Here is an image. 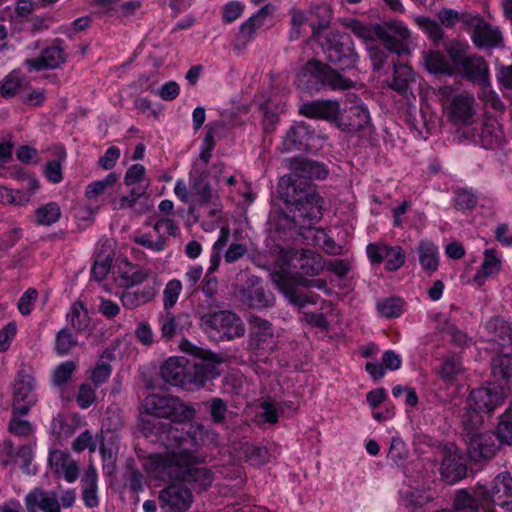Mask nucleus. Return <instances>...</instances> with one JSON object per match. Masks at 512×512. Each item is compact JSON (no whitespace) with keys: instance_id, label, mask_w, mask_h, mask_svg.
<instances>
[{"instance_id":"f257e3e1","label":"nucleus","mask_w":512,"mask_h":512,"mask_svg":"<svg viewBox=\"0 0 512 512\" xmlns=\"http://www.w3.org/2000/svg\"><path fill=\"white\" fill-rule=\"evenodd\" d=\"M195 410L179 399L151 394L141 406L140 427L148 436L156 434L168 441V450L152 455L150 464L159 473H166L173 480L186 475L191 480L208 478L207 471L196 465L204 460L198 449L205 443L206 432L199 424L188 423Z\"/></svg>"},{"instance_id":"f03ea898","label":"nucleus","mask_w":512,"mask_h":512,"mask_svg":"<svg viewBox=\"0 0 512 512\" xmlns=\"http://www.w3.org/2000/svg\"><path fill=\"white\" fill-rule=\"evenodd\" d=\"M278 189L286 206L277 221L279 229H304L321 219L323 199L311 184L282 177Z\"/></svg>"},{"instance_id":"7ed1b4c3","label":"nucleus","mask_w":512,"mask_h":512,"mask_svg":"<svg viewBox=\"0 0 512 512\" xmlns=\"http://www.w3.org/2000/svg\"><path fill=\"white\" fill-rule=\"evenodd\" d=\"M345 25L364 42L375 69H380L387 58L386 51L377 46L378 40L384 43L387 50L399 56L409 54L411 32L402 21L368 26L357 20H349Z\"/></svg>"},{"instance_id":"20e7f679","label":"nucleus","mask_w":512,"mask_h":512,"mask_svg":"<svg viewBox=\"0 0 512 512\" xmlns=\"http://www.w3.org/2000/svg\"><path fill=\"white\" fill-rule=\"evenodd\" d=\"M492 375L495 382L491 386L481 387L471 392L467 400L463 424L480 425L484 414L492 413L503 403L507 395L506 389L512 384V357L501 355L494 358Z\"/></svg>"},{"instance_id":"39448f33","label":"nucleus","mask_w":512,"mask_h":512,"mask_svg":"<svg viewBox=\"0 0 512 512\" xmlns=\"http://www.w3.org/2000/svg\"><path fill=\"white\" fill-rule=\"evenodd\" d=\"M195 357H171L161 367V376L165 382L188 391L198 390L205 382L220 374L221 363L215 354L194 348Z\"/></svg>"},{"instance_id":"423d86ee","label":"nucleus","mask_w":512,"mask_h":512,"mask_svg":"<svg viewBox=\"0 0 512 512\" xmlns=\"http://www.w3.org/2000/svg\"><path fill=\"white\" fill-rule=\"evenodd\" d=\"M295 83L299 89L308 92L323 88L340 91L356 86L355 82L318 60H309L296 74Z\"/></svg>"},{"instance_id":"0eeeda50","label":"nucleus","mask_w":512,"mask_h":512,"mask_svg":"<svg viewBox=\"0 0 512 512\" xmlns=\"http://www.w3.org/2000/svg\"><path fill=\"white\" fill-rule=\"evenodd\" d=\"M444 112L455 124H469L475 115V98L467 92H456L451 86H443L438 90Z\"/></svg>"},{"instance_id":"6e6552de","label":"nucleus","mask_w":512,"mask_h":512,"mask_svg":"<svg viewBox=\"0 0 512 512\" xmlns=\"http://www.w3.org/2000/svg\"><path fill=\"white\" fill-rule=\"evenodd\" d=\"M201 324L208 336L215 341H229L245 333L241 319L230 311H219L203 316Z\"/></svg>"},{"instance_id":"1a4fd4ad","label":"nucleus","mask_w":512,"mask_h":512,"mask_svg":"<svg viewBox=\"0 0 512 512\" xmlns=\"http://www.w3.org/2000/svg\"><path fill=\"white\" fill-rule=\"evenodd\" d=\"M366 254L372 264H384L385 269L390 272L399 270L406 260L402 247L384 241L369 243Z\"/></svg>"},{"instance_id":"9d476101","label":"nucleus","mask_w":512,"mask_h":512,"mask_svg":"<svg viewBox=\"0 0 512 512\" xmlns=\"http://www.w3.org/2000/svg\"><path fill=\"white\" fill-rule=\"evenodd\" d=\"M327 59L340 69L346 70L356 66L358 55L347 35L333 34L324 47Z\"/></svg>"},{"instance_id":"9b49d317","label":"nucleus","mask_w":512,"mask_h":512,"mask_svg":"<svg viewBox=\"0 0 512 512\" xmlns=\"http://www.w3.org/2000/svg\"><path fill=\"white\" fill-rule=\"evenodd\" d=\"M478 426L471 423L470 425L464 424L468 431V455L475 462L492 458L498 449L495 435L489 432H479Z\"/></svg>"},{"instance_id":"f8f14e48","label":"nucleus","mask_w":512,"mask_h":512,"mask_svg":"<svg viewBox=\"0 0 512 512\" xmlns=\"http://www.w3.org/2000/svg\"><path fill=\"white\" fill-rule=\"evenodd\" d=\"M36 381L26 372L20 371L13 386L12 408L14 414L25 415L36 402Z\"/></svg>"},{"instance_id":"ddd939ff","label":"nucleus","mask_w":512,"mask_h":512,"mask_svg":"<svg viewBox=\"0 0 512 512\" xmlns=\"http://www.w3.org/2000/svg\"><path fill=\"white\" fill-rule=\"evenodd\" d=\"M440 472L442 477L447 480H464L467 477H473L472 470L467 467L465 457L453 443L447 444L443 448Z\"/></svg>"},{"instance_id":"4468645a","label":"nucleus","mask_w":512,"mask_h":512,"mask_svg":"<svg viewBox=\"0 0 512 512\" xmlns=\"http://www.w3.org/2000/svg\"><path fill=\"white\" fill-rule=\"evenodd\" d=\"M161 507L171 512H184L192 503V494L184 482H171L160 492Z\"/></svg>"},{"instance_id":"2eb2a0df","label":"nucleus","mask_w":512,"mask_h":512,"mask_svg":"<svg viewBox=\"0 0 512 512\" xmlns=\"http://www.w3.org/2000/svg\"><path fill=\"white\" fill-rule=\"evenodd\" d=\"M283 265L301 270L302 273L314 275L322 268L321 258L310 250H287L281 255Z\"/></svg>"},{"instance_id":"dca6fc26","label":"nucleus","mask_w":512,"mask_h":512,"mask_svg":"<svg viewBox=\"0 0 512 512\" xmlns=\"http://www.w3.org/2000/svg\"><path fill=\"white\" fill-rule=\"evenodd\" d=\"M300 112L309 118L324 119L332 122L338 128L343 114L340 104L334 100H317L304 103L300 107Z\"/></svg>"},{"instance_id":"f3484780","label":"nucleus","mask_w":512,"mask_h":512,"mask_svg":"<svg viewBox=\"0 0 512 512\" xmlns=\"http://www.w3.org/2000/svg\"><path fill=\"white\" fill-rule=\"evenodd\" d=\"M272 277L275 285L292 305L302 308L306 304H315L317 302V295L311 292H301L294 280L288 277L286 273H275Z\"/></svg>"},{"instance_id":"a211bd4d","label":"nucleus","mask_w":512,"mask_h":512,"mask_svg":"<svg viewBox=\"0 0 512 512\" xmlns=\"http://www.w3.org/2000/svg\"><path fill=\"white\" fill-rule=\"evenodd\" d=\"M275 11V7L272 4H267L261 7L255 14L250 16L244 23L239 27V33L237 36V42L246 45L251 42L257 31L263 27L266 19L271 16Z\"/></svg>"},{"instance_id":"6ab92c4d","label":"nucleus","mask_w":512,"mask_h":512,"mask_svg":"<svg viewBox=\"0 0 512 512\" xmlns=\"http://www.w3.org/2000/svg\"><path fill=\"white\" fill-rule=\"evenodd\" d=\"M48 464L59 478L63 477L65 480H76L80 476L77 462L62 450L56 449L50 451Z\"/></svg>"},{"instance_id":"aec40b11","label":"nucleus","mask_w":512,"mask_h":512,"mask_svg":"<svg viewBox=\"0 0 512 512\" xmlns=\"http://www.w3.org/2000/svg\"><path fill=\"white\" fill-rule=\"evenodd\" d=\"M370 121L371 118L367 106L362 102H357L349 108L348 114L343 110L339 128L347 132L365 130L370 126Z\"/></svg>"},{"instance_id":"412c9836","label":"nucleus","mask_w":512,"mask_h":512,"mask_svg":"<svg viewBox=\"0 0 512 512\" xmlns=\"http://www.w3.org/2000/svg\"><path fill=\"white\" fill-rule=\"evenodd\" d=\"M417 259L422 271L427 276L436 273L440 266L439 247L429 239H422L416 247Z\"/></svg>"},{"instance_id":"4be33fe9","label":"nucleus","mask_w":512,"mask_h":512,"mask_svg":"<svg viewBox=\"0 0 512 512\" xmlns=\"http://www.w3.org/2000/svg\"><path fill=\"white\" fill-rule=\"evenodd\" d=\"M191 202L204 205L213 201L215 194L207 182V174L197 165L190 172Z\"/></svg>"},{"instance_id":"5701e85b","label":"nucleus","mask_w":512,"mask_h":512,"mask_svg":"<svg viewBox=\"0 0 512 512\" xmlns=\"http://www.w3.org/2000/svg\"><path fill=\"white\" fill-rule=\"evenodd\" d=\"M502 268V255L495 249H486L483 252V261L476 271L473 282L481 287L486 280L498 275Z\"/></svg>"},{"instance_id":"b1692460","label":"nucleus","mask_w":512,"mask_h":512,"mask_svg":"<svg viewBox=\"0 0 512 512\" xmlns=\"http://www.w3.org/2000/svg\"><path fill=\"white\" fill-rule=\"evenodd\" d=\"M25 504L28 512H60L58 497L54 492L35 489L27 494Z\"/></svg>"},{"instance_id":"393cba45","label":"nucleus","mask_w":512,"mask_h":512,"mask_svg":"<svg viewBox=\"0 0 512 512\" xmlns=\"http://www.w3.org/2000/svg\"><path fill=\"white\" fill-rule=\"evenodd\" d=\"M248 283L251 287L244 292V297L250 307L260 309L274 304V296L265 289L257 277H250Z\"/></svg>"},{"instance_id":"a878e982","label":"nucleus","mask_w":512,"mask_h":512,"mask_svg":"<svg viewBox=\"0 0 512 512\" xmlns=\"http://www.w3.org/2000/svg\"><path fill=\"white\" fill-rule=\"evenodd\" d=\"M83 424V419L77 414L59 415L53 419L51 430L62 442L71 437Z\"/></svg>"},{"instance_id":"bb28decb","label":"nucleus","mask_w":512,"mask_h":512,"mask_svg":"<svg viewBox=\"0 0 512 512\" xmlns=\"http://www.w3.org/2000/svg\"><path fill=\"white\" fill-rule=\"evenodd\" d=\"M312 136L311 130L305 123H297L290 128L284 137V149L286 151L306 149Z\"/></svg>"},{"instance_id":"cd10ccee","label":"nucleus","mask_w":512,"mask_h":512,"mask_svg":"<svg viewBox=\"0 0 512 512\" xmlns=\"http://www.w3.org/2000/svg\"><path fill=\"white\" fill-rule=\"evenodd\" d=\"M64 52L59 46L46 48L36 59L26 61V65L31 70L55 69L64 62Z\"/></svg>"},{"instance_id":"c85d7f7f","label":"nucleus","mask_w":512,"mask_h":512,"mask_svg":"<svg viewBox=\"0 0 512 512\" xmlns=\"http://www.w3.org/2000/svg\"><path fill=\"white\" fill-rule=\"evenodd\" d=\"M472 39L479 48L496 47L500 44L502 35L497 27L478 20L474 29Z\"/></svg>"},{"instance_id":"c756f323","label":"nucleus","mask_w":512,"mask_h":512,"mask_svg":"<svg viewBox=\"0 0 512 512\" xmlns=\"http://www.w3.org/2000/svg\"><path fill=\"white\" fill-rule=\"evenodd\" d=\"M295 176L303 179H324L326 178L328 171L324 164L307 160L300 159L296 160L293 165Z\"/></svg>"},{"instance_id":"7c9ffc66","label":"nucleus","mask_w":512,"mask_h":512,"mask_svg":"<svg viewBox=\"0 0 512 512\" xmlns=\"http://www.w3.org/2000/svg\"><path fill=\"white\" fill-rule=\"evenodd\" d=\"M146 194L143 189L132 188L128 195L122 196L118 200H112V208L114 210L133 209L138 213H144L148 207L141 203V198Z\"/></svg>"},{"instance_id":"2f4dec72","label":"nucleus","mask_w":512,"mask_h":512,"mask_svg":"<svg viewBox=\"0 0 512 512\" xmlns=\"http://www.w3.org/2000/svg\"><path fill=\"white\" fill-rule=\"evenodd\" d=\"M237 450L236 458L245 460L251 465H260L268 460V451L265 447H258L248 443H240Z\"/></svg>"},{"instance_id":"473e14b6","label":"nucleus","mask_w":512,"mask_h":512,"mask_svg":"<svg viewBox=\"0 0 512 512\" xmlns=\"http://www.w3.org/2000/svg\"><path fill=\"white\" fill-rule=\"evenodd\" d=\"M424 63L426 69L433 74L452 75L453 67L449 64L445 56L438 51H429L424 53Z\"/></svg>"},{"instance_id":"72a5a7b5","label":"nucleus","mask_w":512,"mask_h":512,"mask_svg":"<svg viewBox=\"0 0 512 512\" xmlns=\"http://www.w3.org/2000/svg\"><path fill=\"white\" fill-rule=\"evenodd\" d=\"M56 159L48 161L44 168V176L46 179L57 184L63 180L62 165L66 159V152L63 147L58 146L55 148Z\"/></svg>"},{"instance_id":"f704fd0d","label":"nucleus","mask_w":512,"mask_h":512,"mask_svg":"<svg viewBox=\"0 0 512 512\" xmlns=\"http://www.w3.org/2000/svg\"><path fill=\"white\" fill-rule=\"evenodd\" d=\"M187 324V315L181 314L178 316H174L170 312V310L165 311V313L160 318L162 335L166 338H172L178 331L182 330L184 326Z\"/></svg>"},{"instance_id":"c9c22d12","label":"nucleus","mask_w":512,"mask_h":512,"mask_svg":"<svg viewBox=\"0 0 512 512\" xmlns=\"http://www.w3.org/2000/svg\"><path fill=\"white\" fill-rule=\"evenodd\" d=\"M62 215L61 207L57 202H48L35 211V223L39 226H51L58 222Z\"/></svg>"},{"instance_id":"e433bc0d","label":"nucleus","mask_w":512,"mask_h":512,"mask_svg":"<svg viewBox=\"0 0 512 512\" xmlns=\"http://www.w3.org/2000/svg\"><path fill=\"white\" fill-rule=\"evenodd\" d=\"M118 179L119 176L116 173H109L104 179L92 182L86 189V196L89 199H94L100 195H112Z\"/></svg>"},{"instance_id":"4c0bfd02","label":"nucleus","mask_w":512,"mask_h":512,"mask_svg":"<svg viewBox=\"0 0 512 512\" xmlns=\"http://www.w3.org/2000/svg\"><path fill=\"white\" fill-rule=\"evenodd\" d=\"M252 341L256 342L258 347H264V344L273 336L271 324L259 317L253 316L250 319Z\"/></svg>"},{"instance_id":"58836bf2","label":"nucleus","mask_w":512,"mask_h":512,"mask_svg":"<svg viewBox=\"0 0 512 512\" xmlns=\"http://www.w3.org/2000/svg\"><path fill=\"white\" fill-rule=\"evenodd\" d=\"M124 183L126 186L138 185L135 189H143L144 192H146L151 181L146 176V168L141 164H134L127 169L124 176Z\"/></svg>"},{"instance_id":"ea45409f","label":"nucleus","mask_w":512,"mask_h":512,"mask_svg":"<svg viewBox=\"0 0 512 512\" xmlns=\"http://www.w3.org/2000/svg\"><path fill=\"white\" fill-rule=\"evenodd\" d=\"M467 45L460 42H453L447 47V52L453 61L454 65H475L478 69H483L484 66L478 58H467L465 55Z\"/></svg>"},{"instance_id":"a19ab883","label":"nucleus","mask_w":512,"mask_h":512,"mask_svg":"<svg viewBox=\"0 0 512 512\" xmlns=\"http://www.w3.org/2000/svg\"><path fill=\"white\" fill-rule=\"evenodd\" d=\"M482 143L486 148L492 149L503 142V131L496 121L486 122L481 131Z\"/></svg>"},{"instance_id":"79ce46f5","label":"nucleus","mask_w":512,"mask_h":512,"mask_svg":"<svg viewBox=\"0 0 512 512\" xmlns=\"http://www.w3.org/2000/svg\"><path fill=\"white\" fill-rule=\"evenodd\" d=\"M467 58H478L482 62L484 68L478 69L475 65H472V64L467 65V66L458 65L457 69L460 72V74L468 80L477 81L482 84H485L487 82V76H488V66H487L485 60L482 57L477 56V55L467 56Z\"/></svg>"},{"instance_id":"37998d69","label":"nucleus","mask_w":512,"mask_h":512,"mask_svg":"<svg viewBox=\"0 0 512 512\" xmlns=\"http://www.w3.org/2000/svg\"><path fill=\"white\" fill-rule=\"evenodd\" d=\"M377 310L382 317L398 318L403 314L404 302L400 298H384L377 302Z\"/></svg>"},{"instance_id":"c03bdc74","label":"nucleus","mask_w":512,"mask_h":512,"mask_svg":"<svg viewBox=\"0 0 512 512\" xmlns=\"http://www.w3.org/2000/svg\"><path fill=\"white\" fill-rule=\"evenodd\" d=\"M153 293L149 290L126 291L121 296L122 305L128 309H135L151 301Z\"/></svg>"},{"instance_id":"a18cd8bd","label":"nucleus","mask_w":512,"mask_h":512,"mask_svg":"<svg viewBox=\"0 0 512 512\" xmlns=\"http://www.w3.org/2000/svg\"><path fill=\"white\" fill-rule=\"evenodd\" d=\"M309 15L311 17L310 27L314 35L318 34L320 30L326 28L330 23L331 11L326 5H320L310 10Z\"/></svg>"},{"instance_id":"49530a36","label":"nucleus","mask_w":512,"mask_h":512,"mask_svg":"<svg viewBox=\"0 0 512 512\" xmlns=\"http://www.w3.org/2000/svg\"><path fill=\"white\" fill-rule=\"evenodd\" d=\"M414 80V73L410 66L406 64L394 65V80L392 87L396 91L404 92L409 83Z\"/></svg>"},{"instance_id":"de8ad7c7","label":"nucleus","mask_w":512,"mask_h":512,"mask_svg":"<svg viewBox=\"0 0 512 512\" xmlns=\"http://www.w3.org/2000/svg\"><path fill=\"white\" fill-rule=\"evenodd\" d=\"M67 320L77 331H82L87 328L89 323L88 312L81 302H75L72 304L70 311L67 314Z\"/></svg>"},{"instance_id":"09e8293b","label":"nucleus","mask_w":512,"mask_h":512,"mask_svg":"<svg viewBox=\"0 0 512 512\" xmlns=\"http://www.w3.org/2000/svg\"><path fill=\"white\" fill-rule=\"evenodd\" d=\"M77 365L74 361H65L57 365L52 372V382L56 386L66 385L71 381Z\"/></svg>"},{"instance_id":"8fccbe9b","label":"nucleus","mask_w":512,"mask_h":512,"mask_svg":"<svg viewBox=\"0 0 512 512\" xmlns=\"http://www.w3.org/2000/svg\"><path fill=\"white\" fill-rule=\"evenodd\" d=\"M182 283L178 279H172L167 282L163 290V308L165 311L173 308L181 294Z\"/></svg>"},{"instance_id":"3c124183","label":"nucleus","mask_w":512,"mask_h":512,"mask_svg":"<svg viewBox=\"0 0 512 512\" xmlns=\"http://www.w3.org/2000/svg\"><path fill=\"white\" fill-rule=\"evenodd\" d=\"M117 450V444L114 440L108 443L103 442L101 445L100 452L103 460V471L106 476H111L115 469Z\"/></svg>"},{"instance_id":"603ef678","label":"nucleus","mask_w":512,"mask_h":512,"mask_svg":"<svg viewBox=\"0 0 512 512\" xmlns=\"http://www.w3.org/2000/svg\"><path fill=\"white\" fill-rule=\"evenodd\" d=\"M77 345V340L67 328H62L55 338V351L59 356L68 355Z\"/></svg>"},{"instance_id":"864d4df0","label":"nucleus","mask_w":512,"mask_h":512,"mask_svg":"<svg viewBox=\"0 0 512 512\" xmlns=\"http://www.w3.org/2000/svg\"><path fill=\"white\" fill-rule=\"evenodd\" d=\"M497 439L502 443L512 444V403L501 417L497 427Z\"/></svg>"},{"instance_id":"5fc2aeb1","label":"nucleus","mask_w":512,"mask_h":512,"mask_svg":"<svg viewBox=\"0 0 512 512\" xmlns=\"http://www.w3.org/2000/svg\"><path fill=\"white\" fill-rule=\"evenodd\" d=\"M33 449V444L29 443L20 447L17 453L18 457L22 461L20 469L26 477L34 476L36 473V466L32 462Z\"/></svg>"},{"instance_id":"6e6d98bb","label":"nucleus","mask_w":512,"mask_h":512,"mask_svg":"<svg viewBox=\"0 0 512 512\" xmlns=\"http://www.w3.org/2000/svg\"><path fill=\"white\" fill-rule=\"evenodd\" d=\"M22 84L20 72L13 71L6 76L1 84V93L4 97H13L18 92Z\"/></svg>"},{"instance_id":"4d7b16f0","label":"nucleus","mask_w":512,"mask_h":512,"mask_svg":"<svg viewBox=\"0 0 512 512\" xmlns=\"http://www.w3.org/2000/svg\"><path fill=\"white\" fill-rule=\"evenodd\" d=\"M153 232L158 239H163L165 243L168 237L177 234L178 227L173 220L163 218L155 223Z\"/></svg>"},{"instance_id":"13d9d810","label":"nucleus","mask_w":512,"mask_h":512,"mask_svg":"<svg viewBox=\"0 0 512 512\" xmlns=\"http://www.w3.org/2000/svg\"><path fill=\"white\" fill-rule=\"evenodd\" d=\"M463 371L459 358L452 356L444 360L440 369V375L443 379L451 381Z\"/></svg>"},{"instance_id":"bf43d9fd","label":"nucleus","mask_w":512,"mask_h":512,"mask_svg":"<svg viewBox=\"0 0 512 512\" xmlns=\"http://www.w3.org/2000/svg\"><path fill=\"white\" fill-rule=\"evenodd\" d=\"M299 235L303 237L307 244L320 247L326 239L327 232L324 229L310 226L299 229Z\"/></svg>"},{"instance_id":"052dcab7","label":"nucleus","mask_w":512,"mask_h":512,"mask_svg":"<svg viewBox=\"0 0 512 512\" xmlns=\"http://www.w3.org/2000/svg\"><path fill=\"white\" fill-rule=\"evenodd\" d=\"M415 21L433 41L437 42L442 38V29L435 21L422 16L417 17Z\"/></svg>"},{"instance_id":"680f3d73","label":"nucleus","mask_w":512,"mask_h":512,"mask_svg":"<svg viewBox=\"0 0 512 512\" xmlns=\"http://www.w3.org/2000/svg\"><path fill=\"white\" fill-rule=\"evenodd\" d=\"M257 417L261 423L275 424L279 418L278 408L269 400L263 401Z\"/></svg>"},{"instance_id":"e2e57ef3","label":"nucleus","mask_w":512,"mask_h":512,"mask_svg":"<svg viewBox=\"0 0 512 512\" xmlns=\"http://www.w3.org/2000/svg\"><path fill=\"white\" fill-rule=\"evenodd\" d=\"M400 493L403 503L407 505L421 506L431 499L430 495H427L426 492L412 490L410 487L401 490Z\"/></svg>"},{"instance_id":"0e129e2a","label":"nucleus","mask_w":512,"mask_h":512,"mask_svg":"<svg viewBox=\"0 0 512 512\" xmlns=\"http://www.w3.org/2000/svg\"><path fill=\"white\" fill-rule=\"evenodd\" d=\"M95 398V389L90 384L83 383L79 386L76 394V402L80 408H89L94 403Z\"/></svg>"},{"instance_id":"69168bd1","label":"nucleus","mask_w":512,"mask_h":512,"mask_svg":"<svg viewBox=\"0 0 512 512\" xmlns=\"http://www.w3.org/2000/svg\"><path fill=\"white\" fill-rule=\"evenodd\" d=\"M407 455L408 449L404 441L399 437L392 438L388 458L398 464L405 460Z\"/></svg>"},{"instance_id":"338daca9","label":"nucleus","mask_w":512,"mask_h":512,"mask_svg":"<svg viewBox=\"0 0 512 512\" xmlns=\"http://www.w3.org/2000/svg\"><path fill=\"white\" fill-rule=\"evenodd\" d=\"M96 448L97 442L88 430L81 433L73 442V450L76 452H82L88 449L92 453L96 451Z\"/></svg>"},{"instance_id":"774afa93","label":"nucleus","mask_w":512,"mask_h":512,"mask_svg":"<svg viewBox=\"0 0 512 512\" xmlns=\"http://www.w3.org/2000/svg\"><path fill=\"white\" fill-rule=\"evenodd\" d=\"M488 327L490 329L494 328L495 332L499 328L498 337L501 345L512 342V329L503 320L495 318L489 322Z\"/></svg>"}]
</instances>
